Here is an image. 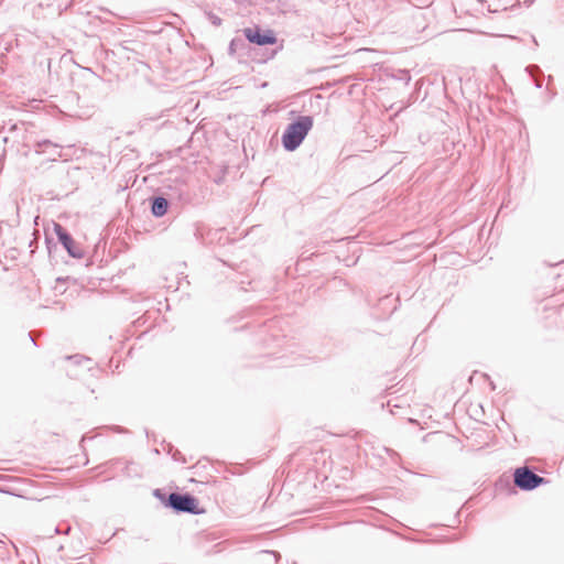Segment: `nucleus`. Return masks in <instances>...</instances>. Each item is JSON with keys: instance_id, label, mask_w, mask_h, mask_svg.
Returning a JSON list of instances; mask_svg holds the SVG:
<instances>
[{"instance_id": "nucleus-1", "label": "nucleus", "mask_w": 564, "mask_h": 564, "mask_svg": "<svg viewBox=\"0 0 564 564\" xmlns=\"http://www.w3.org/2000/svg\"><path fill=\"white\" fill-rule=\"evenodd\" d=\"M312 127L313 120L311 117H301L285 130L282 137L283 147L288 151L295 150L302 143Z\"/></svg>"}, {"instance_id": "nucleus-2", "label": "nucleus", "mask_w": 564, "mask_h": 564, "mask_svg": "<svg viewBox=\"0 0 564 564\" xmlns=\"http://www.w3.org/2000/svg\"><path fill=\"white\" fill-rule=\"evenodd\" d=\"M514 484L522 490H532L545 482L543 477L538 476L528 467H519L514 470Z\"/></svg>"}, {"instance_id": "nucleus-3", "label": "nucleus", "mask_w": 564, "mask_h": 564, "mask_svg": "<svg viewBox=\"0 0 564 564\" xmlns=\"http://www.w3.org/2000/svg\"><path fill=\"white\" fill-rule=\"evenodd\" d=\"M169 502L177 511H185L191 513L202 512V510L198 508L197 499L188 495L171 494L169 496Z\"/></svg>"}, {"instance_id": "nucleus-4", "label": "nucleus", "mask_w": 564, "mask_h": 564, "mask_svg": "<svg viewBox=\"0 0 564 564\" xmlns=\"http://www.w3.org/2000/svg\"><path fill=\"white\" fill-rule=\"evenodd\" d=\"M245 35L249 42L258 45H272L276 43V36L272 31L261 33L259 29L248 28L245 30Z\"/></svg>"}, {"instance_id": "nucleus-5", "label": "nucleus", "mask_w": 564, "mask_h": 564, "mask_svg": "<svg viewBox=\"0 0 564 564\" xmlns=\"http://www.w3.org/2000/svg\"><path fill=\"white\" fill-rule=\"evenodd\" d=\"M167 206H169V203L165 198H163V197L155 198L153 202V205H152L153 215H155L158 217L165 215L167 212Z\"/></svg>"}, {"instance_id": "nucleus-6", "label": "nucleus", "mask_w": 564, "mask_h": 564, "mask_svg": "<svg viewBox=\"0 0 564 564\" xmlns=\"http://www.w3.org/2000/svg\"><path fill=\"white\" fill-rule=\"evenodd\" d=\"M57 235H58V239L63 243V246L67 249V251L69 253L73 254L72 248H73V245H74V240L72 239V237L68 236L66 232L61 231V230L57 231Z\"/></svg>"}]
</instances>
